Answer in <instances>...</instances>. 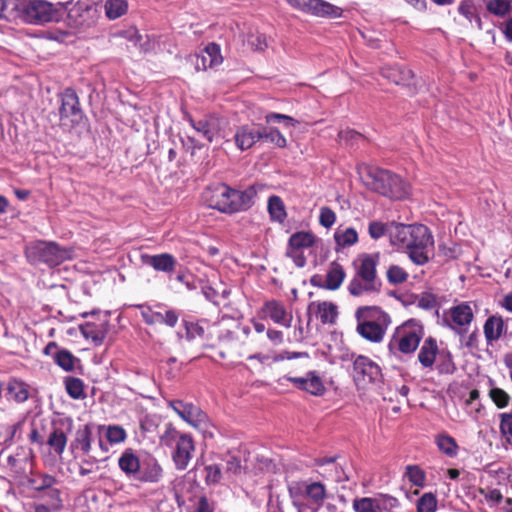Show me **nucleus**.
<instances>
[{
	"label": "nucleus",
	"mask_w": 512,
	"mask_h": 512,
	"mask_svg": "<svg viewBox=\"0 0 512 512\" xmlns=\"http://www.w3.org/2000/svg\"><path fill=\"white\" fill-rule=\"evenodd\" d=\"M67 394L75 400L86 398L84 382L80 378L67 376L63 380Z\"/></svg>",
	"instance_id": "4c0bfd02"
},
{
	"label": "nucleus",
	"mask_w": 512,
	"mask_h": 512,
	"mask_svg": "<svg viewBox=\"0 0 512 512\" xmlns=\"http://www.w3.org/2000/svg\"><path fill=\"white\" fill-rule=\"evenodd\" d=\"M16 0H0V18L11 20L17 7Z\"/></svg>",
	"instance_id": "0e129e2a"
},
{
	"label": "nucleus",
	"mask_w": 512,
	"mask_h": 512,
	"mask_svg": "<svg viewBox=\"0 0 512 512\" xmlns=\"http://www.w3.org/2000/svg\"><path fill=\"white\" fill-rule=\"evenodd\" d=\"M390 324L357 323L356 331L364 339L379 343L383 340L385 332Z\"/></svg>",
	"instance_id": "393cba45"
},
{
	"label": "nucleus",
	"mask_w": 512,
	"mask_h": 512,
	"mask_svg": "<svg viewBox=\"0 0 512 512\" xmlns=\"http://www.w3.org/2000/svg\"><path fill=\"white\" fill-rule=\"evenodd\" d=\"M500 418V431L507 442L512 445V413H502Z\"/></svg>",
	"instance_id": "680f3d73"
},
{
	"label": "nucleus",
	"mask_w": 512,
	"mask_h": 512,
	"mask_svg": "<svg viewBox=\"0 0 512 512\" xmlns=\"http://www.w3.org/2000/svg\"><path fill=\"white\" fill-rule=\"evenodd\" d=\"M183 436L177 429L170 423L165 425V431L160 436V441L167 447H173L178 442V439Z\"/></svg>",
	"instance_id": "6e6d98bb"
},
{
	"label": "nucleus",
	"mask_w": 512,
	"mask_h": 512,
	"mask_svg": "<svg viewBox=\"0 0 512 512\" xmlns=\"http://www.w3.org/2000/svg\"><path fill=\"white\" fill-rule=\"evenodd\" d=\"M29 385L17 379H11L7 384V395L17 403H23L30 396Z\"/></svg>",
	"instance_id": "473e14b6"
},
{
	"label": "nucleus",
	"mask_w": 512,
	"mask_h": 512,
	"mask_svg": "<svg viewBox=\"0 0 512 512\" xmlns=\"http://www.w3.org/2000/svg\"><path fill=\"white\" fill-rule=\"evenodd\" d=\"M268 213L273 221L283 223L287 217L283 200L276 195H272L268 199Z\"/></svg>",
	"instance_id": "e433bc0d"
},
{
	"label": "nucleus",
	"mask_w": 512,
	"mask_h": 512,
	"mask_svg": "<svg viewBox=\"0 0 512 512\" xmlns=\"http://www.w3.org/2000/svg\"><path fill=\"white\" fill-rule=\"evenodd\" d=\"M56 482L57 480L55 477L48 474H40L28 479L30 487L40 493H42L47 488H50V486H54Z\"/></svg>",
	"instance_id": "a18cd8bd"
},
{
	"label": "nucleus",
	"mask_w": 512,
	"mask_h": 512,
	"mask_svg": "<svg viewBox=\"0 0 512 512\" xmlns=\"http://www.w3.org/2000/svg\"><path fill=\"white\" fill-rule=\"evenodd\" d=\"M263 311L274 323L286 328L291 327L292 314L288 313L284 304L277 300H270L264 304Z\"/></svg>",
	"instance_id": "412c9836"
},
{
	"label": "nucleus",
	"mask_w": 512,
	"mask_h": 512,
	"mask_svg": "<svg viewBox=\"0 0 512 512\" xmlns=\"http://www.w3.org/2000/svg\"><path fill=\"white\" fill-rule=\"evenodd\" d=\"M206 483L215 484L221 479V469L218 465H208L205 467Z\"/></svg>",
	"instance_id": "774afa93"
},
{
	"label": "nucleus",
	"mask_w": 512,
	"mask_h": 512,
	"mask_svg": "<svg viewBox=\"0 0 512 512\" xmlns=\"http://www.w3.org/2000/svg\"><path fill=\"white\" fill-rule=\"evenodd\" d=\"M304 495L307 496L313 505L321 507L326 498L325 486L320 482H313L310 484L303 483Z\"/></svg>",
	"instance_id": "72a5a7b5"
},
{
	"label": "nucleus",
	"mask_w": 512,
	"mask_h": 512,
	"mask_svg": "<svg viewBox=\"0 0 512 512\" xmlns=\"http://www.w3.org/2000/svg\"><path fill=\"white\" fill-rule=\"evenodd\" d=\"M389 237L391 244L405 250L414 264L421 266L429 262L434 249V239L427 226L392 222Z\"/></svg>",
	"instance_id": "f257e3e1"
},
{
	"label": "nucleus",
	"mask_w": 512,
	"mask_h": 512,
	"mask_svg": "<svg viewBox=\"0 0 512 512\" xmlns=\"http://www.w3.org/2000/svg\"><path fill=\"white\" fill-rule=\"evenodd\" d=\"M234 139L240 150L250 149L261 140V126L242 125L237 128Z\"/></svg>",
	"instance_id": "6ab92c4d"
},
{
	"label": "nucleus",
	"mask_w": 512,
	"mask_h": 512,
	"mask_svg": "<svg viewBox=\"0 0 512 512\" xmlns=\"http://www.w3.org/2000/svg\"><path fill=\"white\" fill-rule=\"evenodd\" d=\"M405 476L415 486L423 487L425 485V472L417 465H408Z\"/></svg>",
	"instance_id": "3c124183"
},
{
	"label": "nucleus",
	"mask_w": 512,
	"mask_h": 512,
	"mask_svg": "<svg viewBox=\"0 0 512 512\" xmlns=\"http://www.w3.org/2000/svg\"><path fill=\"white\" fill-rule=\"evenodd\" d=\"M141 261L144 265L152 267L157 272L165 273L169 277L172 276L178 265L177 259L170 253L142 254Z\"/></svg>",
	"instance_id": "2eb2a0df"
},
{
	"label": "nucleus",
	"mask_w": 512,
	"mask_h": 512,
	"mask_svg": "<svg viewBox=\"0 0 512 512\" xmlns=\"http://www.w3.org/2000/svg\"><path fill=\"white\" fill-rule=\"evenodd\" d=\"M346 273L341 264L333 261L326 274V280L323 284L324 289L337 290L345 279Z\"/></svg>",
	"instance_id": "2f4dec72"
},
{
	"label": "nucleus",
	"mask_w": 512,
	"mask_h": 512,
	"mask_svg": "<svg viewBox=\"0 0 512 512\" xmlns=\"http://www.w3.org/2000/svg\"><path fill=\"white\" fill-rule=\"evenodd\" d=\"M230 186L225 183H215L207 186L202 192L203 203L221 213L228 214Z\"/></svg>",
	"instance_id": "9d476101"
},
{
	"label": "nucleus",
	"mask_w": 512,
	"mask_h": 512,
	"mask_svg": "<svg viewBox=\"0 0 512 512\" xmlns=\"http://www.w3.org/2000/svg\"><path fill=\"white\" fill-rule=\"evenodd\" d=\"M28 262L32 265L45 264L52 268L71 258V251L54 241L37 240L25 249Z\"/></svg>",
	"instance_id": "39448f33"
},
{
	"label": "nucleus",
	"mask_w": 512,
	"mask_h": 512,
	"mask_svg": "<svg viewBox=\"0 0 512 512\" xmlns=\"http://www.w3.org/2000/svg\"><path fill=\"white\" fill-rule=\"evenodd\" d=\"M186 337L188 340H193L197 337L203 338L205 330L199 323L185 322Z\"/></svg>",
	"instance_id": "338daca9"
},
{
	"label": "nucleus",
	"mask_w": 512,
	"mask_h": 512,
	"mask_svg": "<svg viewBox=\"0 0 512 512\" xmlns=\"http://www.w3.org/2000/svg\"><path fill=\"white\" fill-rule=\"evenodd\" d=\"M264 139L279 148H284L287 145L286 138L282 133L274 127L261 126V140Z\"/></svg>",
	"instance_id": "37998d69"
},
{
	"label": "nucleus",
	"mask_w": 512,
	"mask_h": 512,
	"mask_svg": "<svg viewBox=\"0 0 512 512\" xmlns=\"http://www.w3.org/2000/svg\"><path fill=\"white\" fill-rule=\"evenodd\" d=\"M483 328L487 343L492 344L501 337L505 324L502 317L493 315L487 318Z\"/></svg>",
	"instance_id": "cd10ccee"
},
{
	"label": "nucleus",
	"mask_w": 512,
	"mask_h": 512,
	"mask_svg": "<svg viewBox=\"0 0 512 512\" xmlns=\"http://www.w3.org/2000/svg\"><path fill=\"white\" fill-rule=\"evenodd\" d=\"M489 395L498 408H505L508 406L510 396L503 389L492 388L489 392Z\"/></svg>",
	"instance_id": "e2e57ef3"
},
{
	"label": "nucleus",
	"mask_w": 512,
	"mask_h": 512,
	"mask_svg": "<svg viewBox=\"0 0 512 512\" xmlns=\"http://www.w3.org/2000/svg\"><path fill=\"white\" fill-rule=\"evenodd\" d=\"M384 76L397 85H406L409 84L414 74L412 70L405 67H392L384 73Z\"/></svg>",
	"instance_id": "58836bf2"
},
{
	"label": "nucleus",
	"mask_w": 512,
	"mask_h": 512,
	"mask_svg": "<svg viewBox=\"0 0 512 512\" xmlns=\"http://www.w3.org/2000/svg\"><path fill=\"white\" fill-rule=\"evenodd\" d=\"M265 121L267 123L283 121L285 123V126H287V127L288 126L295 127L298 124V121L295 120L294 118H292L288 115H285V114H280V113H275V112L268 113L265 116Z\"/></svg>",
	"instance_id": "69168bd1"
},
{
	"label": "nucleus",
	"mask_w": 512,
	"mask_h": 512,
	"mask_svg": "<svg viewBox=\"0 0 512 512\" xmlns=\"http://www.w3.org/2000/svg\"><path fill=\"white\" fill-rule=\"evenodd\" d=\"M487 11L497 17H506L512 12V0H487Z\"/></svg>",
	"instance_id": "ea45409f"
},
{
	"label": "nucleus",
	"mask_w": 512,
	"mask_h": 512,
	"mask_svg": "<svg viewBox=\"0 0 512 512\" xmlns=\"http://www.w3.org/2000/svg\"><path fill=\"white\" fill-rule=\"evenodd\" d=\"M53 360L59 367L67 372L73 371L75 362L78 361V359L66 349L56 351V354H53Z\"/></svg>",
	"instance_id": "79ce46f5"
},
{
	"label": "nucleus",
	"mask_w": 512,
	"mask_h": 512,
	"mask_svg": "<svg viewBox=\"0 0 512 512\" xmlns=\"http://www.w3.org/2000/svg\"><path fill=\"white\" fill-rule=\"evenodd\" d=\"M367 186L374 192L390 199L401 200L409 195V185L397 174L379 168L370 169Z\"/></svg>",
	"instance_id": "7ed1b4c3"
},
{
	"label": "nucleus",
	"mask_w": 512,
	"mask_h": 512,
	"mask_svg": "<svg viewBox=\"0 0 512 512\" xmlns=\"http://www.w3.org/2000/svg\"><path fill=\"white\" fill-rule=\"evenodd\" d=\"M408 279V273L398 265H391L387 270V280L390 284L397 285Z\"/></svg>",
	"instance_id": "5fc2aeb1"
},
{
	"label": "nucleus",
	"mask_w": 512,
	"mask_h": 512,
	"mask_svg": "<svg viewBox=\"0 0 512 512\" xmlns=\"http://www.w3.org/2000/svg\"><path fill=\"white\" fill-rule=\"evenodd\" d=\"M452 323H448L450 329L461 337L467 332V328L474 319V313L467 302L453 306L449 310Z\"/></svg>",
	"instance_id": "ddd939ff"
},
{
	"label": "nucleus",
	"mask_w": 512,
	"mask_h": 512,
	"mask_svg": "<svg viewBox=\"0 0 512 512\" xmlns=\"http://www.w3.org/2000/svg\"><path fill=\"white\" fill-rule=\"evenodd\" d=\"M458 12L460 15L465 17L470 24L475 22L479 30L483 29L482 20L473 0H462L458 6Z\"/></svg>",
	"instance_id": "f704fd0d"
},
{
	"label": "nucleus",
	"mask_w": 512,
	"mask_h": 512,
	"mask_svg": "<svg viewBox=\"0 0 512 512\" xmlns=\"http://www.w3.org/2000/svg\"><path fill=\"white\" fill-rule=\"evenodd\" d=\"M220 46L214 42L209 43L204 50L195 57V69L197 71L207 70L222 63Z\"/></svg>",
	"instance_id": "a211bd4d"
},
{
	"label": "nucleus",
	"mask_w": 512,
	"mask_h": 512,
	"mask_svg": "<svg viewBox=\"0 0 512 512\" xmlns=\"http://www.w3.org/2000/svg\"><path fill=\"white\" fill-rule=\"evenodd\" d=\"M287 381L293 383L298 389L315 396H321L325 392L321 378L315 372H308L305 377L285 376Z\"/></svg>",
	"instance_id": "f3484780"
},
{
	"label": "nucleus",
	"mask_w": 512,
	"mask_h": 512,
	"mask_svg": "<svg viewBox=\"0 0 512 512\" xmlns=\"http://www.w3.org/2000/svg\"><path fill=\"white\" fill-rule=\"evenodd\" d=\"M336 222V214L335 212L328 206H323L320 208L319 212V223L324 228H331Z\"/></svg>",
	"instance_id": "052dcab7"
},
{
	"label": "nucleus",
	"mask_w": 512,
	"mask_h": 512,
	"mask_svg": "<svg viewBox=\"0 0 512 512\" xmlns=\"http://www.w3.org/2000/svg\"><path fill=\"white\" fill-rule=\"evenodd\" d=\"M109 329V322L107 319L95 323L86 322L79 326V330L84 338L91 339L95 345H101L106 337Z\"/></svg>",
	"instance_id": "4be33fe9"
},
{
	"label": "nucleus",
	"mask_w": 512,
	"mask_h": 512,
	"mask_svg": "<svg viewBox=\"0 0 512 512\" xmlns=\"http://www.w3.org/2000/svg\"><path fill=\"white\" fill-rule=\"evenodd\" d=\"M355 512H380L377 497H362L353 500Z\"/></svg>",
	"instance_id": "c03bdc74"
},
{
	"label": "nucleus",
	"mask_w": 512,
	"mask_h": 512,
	"mask_svg": "<svg viewBox=\"0 0 512 512\" xmlns=\"http://www.w3.org/2000/svg\"><path fill=\"white\" fill-rule=\"evenodd\" d=\"M318 316L323 324H334L338 316L337 306L332 302H320L317 305Z\"/></svg>",
	"instance_id": "a19ab883"
},
{
	"label": "nucleus",
	"mask_w": 512,
	"mask_h": 512,
	"mask_svg": "<svg viewBox=\"0 0 512 512\" xmlns=\"http://www.w3.org/2000/svg\"><path fill=\"white\" fill-rule=\"evenodd\" d=\"M438 353L439 351L436 340L432 337H428L420 348L418 360L423 367L431 368Z\"/></svg>",
	"instance_id": "c85d7f7f"
},
{
	"label": "nucleus",
	"mask_w": 512,
	"mask_h": 512,
	"mask_svg": "<svg viewBox=\"0 0 512 512\" xmlns=\"http://www.w3.org/2000/svg\"><path fill=\"white\" fill-rule=\"evenodd\" d=\"M194 450L195 446L191 435L184 433L183 436L178 439L172 452V460L177 470L183 471L188 467L193 457Z\"/></svg>",
	"instance_id": "4468645a"
},
{
	"label": "nucleus",
	"mask_w": 512,
	"mask_h": 512,
	"mask_svg": "<svg viewBox=\"0 0 512 512\" xmlns=\"http://www.w3.org/2000/svg\"><path fill=\"white\" fill-rule=\"evenodd\" d=\"M169 407H171L181 419L194 427H200L207 420V415L191 402L172 400L169 402Z\"/></svg>",
	"instance_id": "9b49d317"
},
{
	"label": "nucleus",
	"mask_w": 512,
	"mask_h": 512,
	"mask_svg": "<svg viewBox=\"0 0 512 512\" xmlns=\"http://www.w3.org/2000/svg\"><path fill=\"white\" fill-rule=\"evenodd\" d=\"M106 438L111 444H119L126 440L127 433L122 426L109 425L106 428Z\"/></svg>",
	"instance_id": "864d4df0"
},
{
	"label": "nucleus",
	"mask_w": 512,
	"mask_h": 512,
	"mask_svg": "<svg viewBox=\"0 0 512 512\" xmlns=\"http://www.w3.org/2000/svg\"><path fill=\"white\" fill-rule=\"evenodd\" d=\"M422 336L423 331L420 326L411 329H404L403 334L398 341V349L405 354L414 352L419 346Z\"/></svg>",
	"instance_id": "b1692460"
},
{
	"label": "nucleus",
	"mask_w": 512,
	"mask_h": 512,
	"mask_svg": "<svg viewBox=\"0 0 512 512\" xmlns=\"http://www.w3.org/2000/svg\"><path fill=\"white\" fill-rule=\"evenodd\" d=\"M357 323L390 324V316L379 306H360L355 311Z\"/></svg>",
	"instance_id": "aec40b11"
},
{
	"label": "nucleus",
	"mask_w": 512,
	"mask_h": 512,
	"mask_svg": "<svg viewBox=\"0 0 512 512\" xmlns=\"http://www.w3.org/2000/svg\"><path fill=\"white\" fill-rule=\"evenodd\" d=\"M392 227V223L386 225L380 221H372L368 226V233L372 239H379L383 237L386 233L389 234V230Z\"/></svg>",
	"instance_id": "13d9d810"
},
{
	"label": "nucleus",
	"mask_w": 512,
	"mask_h": 512,
	"mask_svg": "<svg viewBox=\"0 0 512 512\" xmlns=\"http://www.w3.org/2000/svg\"><path fill=\"white\" fill-rule=\"evenodd\" d=\"M439 354V361L437 369L441 374H453L456 371V366L453 362L452 355L449 351H441Z\"/></svg>",
	"instance_id": "8fccbe9b"
},
{
	"label": "nucleus",
	"mask_w": 512,
	"mask_h": 512,
	"mask_svg": "<svg viewBox=\"0 0 512 512\" xmlns=\"http://www.w3.org/2000/svg\"><path fill=\"white\" fill-rule=\"evenodd\" d=\"M380 512H395L399 508L400 502L397 498L388 494L377 496Z\"/></svg>",
	"instance_id": "4d7b16f0"
},
{
	"label": "nucleus",
	"mask_w": 512,
	"mask_h": 512,
	"mask_svg": "<svg viewBox=\"0 0 512 512\" xmlns=\"http://www.w3.org/2000/svg\"><path fill=\"white\" fill-rule=\"evenodd\" d=\"M128 5L124 0H109L105 4L106 16L109 19H117L124 15Z\"/></svg>",
	"instance_id": "49530a36"
},
{
	"label": "nucleus",
	"mask_w": 512,
	"mask_h": 512,
	"mask_svg": "<svg viewBox=\"0 0 512 512\" xmlns=\"http://www.w3.org/2000/svg\"><path fill=\"white\" fill-rule=\"evenodd\" d=\"M352 376L356 385L361 387H365L370 383H378L382 380L380 366L364 355H358L354 359Z\"/></svg>",
	"instance_id": "0eeeda50"
},
{
	"label": "nucleus",
	"mask_w": 512,
	"mask_h": 512,
	"mask_svg": "<svg viewBox=\"0 0 512 512\" xmlns=\"http://www.w3.org/2000/svg\"><path fill=\"white\" fill-rule=\"evenodd\" d=\"M59 125L63 128H73L81 123L84 113L81 109L77 93L72 88H66L60 94Z\"/></svg>",
	"instance_id": "423d86ee"
},
{
	"label": "nucleus",
	"mask_w": 512,
	"mask_h": 512,
	"mask_svg": "<svg viewBox=\"0 0 512 512\" xmlns=\"http://www.w3.org/2000/svg\"><path fill=\"white\" fill-rule=\"evenodd\" d=\"M247 44L254 51H264L267 48L266 37L258 32L249 33L247 36Z\"/></svg>",
	"instance_id": "bf43d9fd"
},
{
	"label": "nucleus",
	"mask_w": 512,
	"mask_h": 512,
	"mask_svg": "<svg viewBox=\"0 0 512 512\" xmlns=\"http://www.w3.org/2000/svg\"><path fill=\"white\" fill-rule=\"evenodd\" d=\"M380 253H362L353 262L355 274L348 284V291L352 296H361L366 293H379L382 287L377 275V265Z\"/></svg>",
	"instance_id": "f03ea898"
},
{
	"label": "nucleus",
	"mask_w": 512,
	"mask_h": 512,
	"mask_svg": "<svg viewBox=\"0 0 512 512\" xmlns=\"http://www.w3.org/2000/svg\"><path fill=\"white\" fill-rule=\"evenodd\" d=\"M41 498L45 500L52 510H59L62 507V500L60 498V491L54 486H50L41 494Z\"/></svg>",
	"instance_id": "09e8293b"
},
{
	"label": "nucleus",
	"mask_w": 512,
	"mask_h": 512,
	"mask_svg": "<svg viewBox=\"0 0 512 512\" xmlns=\"http://www.w3.org/2000/svg\"><path fill=\"white\" fill-rule=\"evenodd\" d=\"M334 240L336 243L335 251L340 252L341 250L351 247L358 242V233L352 227L345 229L339 227L334 232Z\"/></svg>",
	"instance_id": "c756f323"
},
{
	"label": "nucleus",
	"mask_w": 512,
	"mask_h": 512,
	"mask_svg": "<svg viewBox=\"0 0 512 512\" xmlns=\"http://www.w3.org/2000/svg\"><path fill=\"white\" fill-rule=\"evenodd\" d=\"M436 443L439 450L447 456H456L458 445L453 437L449 435H439L436 439Z\"/></svg>",
	"instance_id": "de8ad7c7"
},
{
	"label": "nucleus",
	"mask_w": 512,
	"mask_h": 512,
	"mask_svg": "<svg viewBox=\"0 0 512 512\" xmlns=\"http://www.w3.org/2000/svg\"><path fill=\"white\" fill-rule=\"evenodd\" d=\"M163 477V469L160 464L152 459L141 467L137 476L136 481L145 483H157Z\"/></svg>",
	"instance_id": "bb28decb"
},
{
	"label": "nucleus",
	"mask_w": 512,
	"mask_h": 512,
	"mask_svg": "<svg viewBox=\"0 0 512 512\" xmlns=\"http://www.w3.org/2000/svg\"><path fill=\"white\" fill-rule=\"evenodd\" d=\"M295 9L316 17L336 19L343 15V9L325 0H287Z\"/></svg>",
	"instance_id": "6e6552de"
},
{
	"label": "nucleus",
	"mask_w": 512,
	"mask_h": 512,
	"mask_svg": "<svg viewBox=\"0 0 512 512\" xmlns=\"http://www.w3.org/2000/svg\"><path fill=\"white\" fill-rule=\"evenodd\" d=\"M265 189L263 184H253L243 190L230 187L228 214L248 211L255 204L258 192Z\"/></svg>",
	"instance_id": "1a4fd4ad"
},
{
	"label": "nucleus",
	"mask_w": 512,
	"mask_h": 512,
	"mask_svg": "<svg viewBox=\"0 0 512 512\" xmlns=\"http://www.w3.org/2000/svg\"><path fill=\"white\" fill-rule=\"evenodd\" d=\"M118 466L129 479L136 480L141 464L139 458L129 448L124 450L119 457Z\"/></svg>",
	"instance_id": "5701e85b"
},
{
	"label": "nucleus",
	"mask_w": 512,
	"mask_h": 512,
	"mask_svg": "<svg viewBox=\"0 0 512 512\" xmlns=\"http://www.w3.org/2000/svg\"><path fill=\"white\" fill-rule=\"evenodd\" d=\"M315 244V236L311 232H296L292 234L288 241V249L300 250L310 248Z\"/></svg>",
	"instance_id": "c9c22d12"
},
{
	"label": "nucleus",
	"mask_w": 512,
	"mask_h": 512,
	"mask_svg": "<svg viewBox=\"0 0 512 512\" xmlns=\"http://www.w3.org/2000/svg\"><path fill=\"white\" fill-rule=\"evenodd\" d=\"M188 121L196 132L201 134L209 142L213 141L218 132V123L216 118L207 116L202 119L195 120L192 117H189Z\"/></svg>",
	"instance_id": "a878e982"
},
{
	"label": "nucleus",
	"mask_w": 512,
	"mask_h": 512,
	"mask_svg": "<svg viewBox=\"0 0 512 512\" xmlns=\"http://www.w3.org/2000/svg\"><path fill=\"white\" fill-rule=\"evenodd\" d=\"M437 508L436 496L431 493H424L417 501V512H435Z\"/></svg>",
	"instance_id": "603ef678"
},
{
	"label": "nucleus",
	"mask_w": 512,
	"mask_h": 512,
	"mask_svg": "<svg viewBox=\"0 0 512 512\" xmlns=\"http://www.w3.org/2000/svg\"><path fill=\"white\" fill-rule=\"evenodd\" d=\"M17 7L14 11V18L33 24L43 25L49 22L58 21L60 9L58 4L47 0H16Z\"/></svg>",
	"instance_id": "20e7f679"
},
{
	"label": "nucleus",
	"mask_w": 512,
	"mask_h": 512,
	"mask_svg": "<svg viewBox=\"0 0 512 512\" xmlns=\"http://www.w3.org/2000/svg\"><path fill=\"white\" fill-rule=\"evenodd\" d=\"M72 430V420L69 419L66 428L63 423L52 426V430L47 438V445L58 456H61L67 445V435Z\"/></svg>",
	"instance_id": "dca6fc26"
},
{
	"label": "nucleus",
	"mask_w": 512,
	"mask_h": 512,
	"mask_svg": "<svg viewBox=\"0 0 512 512\" xmlns=\"http://www.w3.org/2000/svg\"><path fill=\"white\" fill-rule=\"evenodd\" d=\"M92 428L89 424H85L75 433V439L71 442L72 449H80L86 456H89L91 451Z\"/></svg>",
	"instance_id": "7c9ffc66"
},
{
	"label": "nucleus",
	"mask_w": 512,
	"mask_h": 512,
	"mask_svg": "<svg viewBox=\"0 0 512 512\" xmlns=\"http://www.w3.org/2000/svg\"><path fill=\"white\" fill-rule=\"evenodd\" d=\"M158 310L150 307L142 310L141 316L143 321L148 325L164 324L170 328H174L179 320V313L174 309H165L162 305H156Z\"/></svg>",
	"instance_id": "f8f14e48"
}]
</instances>
